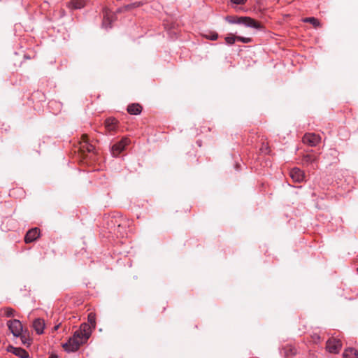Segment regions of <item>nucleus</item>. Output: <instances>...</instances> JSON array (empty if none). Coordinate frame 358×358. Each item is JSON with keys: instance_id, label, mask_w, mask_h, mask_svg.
I'll use <instances>...</instances> for the list:
<instances>
[{"instance_id": "23", "label": "nucleus", "mask_w": 358, "mask_h": 358, "mask_svg": "<svg viewBox=\"0 0 358 358\" xmlns=\"http://www.w3.org/2000/svg\"><path fill=\"white\" fill-rule=\"evenodd\" d=\"M4 311L5 315L6 317H12L14 314V309L10 307H6L2 309Z\"/></svg>"}, {"instance_id": "14", "label": "nucleus", "mask_w": 358, "mask_h": 358, "mask_svg": "<svg viewBox=\"0 0 358 358\" xmlns=\"http://www.w3.org/2000/svg\"><path fill=\"white\" fill-rule=\"evenodd\" d=\"M282 350L285 358H292L296 354V349L292 345H286Z\"/></svg>"}, {"instance_id": "29", "label": "nucleus", "mask_w": 358, "mask_h": 358, "mask_svg": "<svg viewBox=\"0 0 358 358\" xmlns=\"http://www.w3.org/2000/svg\"><path fill=\"white\" fill-rule=\"evenodd\" d=\"M357 271H358V268H357Z\"/></svg>"}, {"instance_id": "12", "label": "nucleus", "mask_w": 358, "mask_h": 358, "mask_svg": "<svg viewBox=\"0 0 358 358\" xmlns=\"http://www.w3.org/2000/svg\"><path fill=\"white\" fill-rule=\"evenodd\" d=\"M45 327V322L43 319L37 318L33 322V328L38 334H42Z\"/></svg>"}, {"instance_id": "1", "label": "nucleus", "mask_w": 358, "mask_h": 358, "mask_svg": "<svg viewBox=\"0 0 358 358\" xmlns=\"http://www.w3.org/2000/svg\"><path fill=\"white\" fill-rule=\"evenodd\" d=\"M91 327L87 324H83L80 329L76 331L67 343L62 344L65 351L73 352L77 351L80 345L85 343L91 336Z\"/></svg>"}, {"instance_id": "27", "label": "nucleus", "mask_w": 358, "mask_h": 358, "mask_svg": "<svg viewBox=\"0 0 358 358\" xmlns=\"http://www.w3.org/2000/svg\"><path fill=\"white\" fill-rule=\"evenodd\" d=\"M49 358H57V356L56 355H51Z\"/></svg>"}, {"instance_id": "4", "label": "nucleus", "mask_w": 358, "mask_h": 358, "mask_svg": "<svg viewBox=\"0 0 358 358\" xmlns=\"http://www.w3.org/2000/svg\"><path fill=\"white\" fill-rule=\"evenodd\" d=\"M7 326L15 337H18L24 330L21 322L16 319L8 321Z\"/></svg>"}, {"instance_id": "22", "label": "nucleus", "mask_w": 358, "mask_h": 358, "mask_svg": "<svg viewBox=\"0 0 358 358\" xmlns=\"http://www.w3.org/2000/svg\"><path fill=\"white\" fill-rule=\"evenodd\" d=\"M225 41L228 45H232L236 41V36L232 34H230L225 38Z\"/></svg>"}, {"instance_id": "6", "label": "nucleus", "mask_w": 358, "mask_h": 358, "mask_svg": "<svg viewBox=\"0 0 358 358\" xmlns=\"http://www.w3.org/2000/svg\"><path fill=\"white\" fill-rule=\"evenodd\" d=\"M321 141V137L314 133L306 134L303 137V143L311 147L316 146Z\"/></svg>"}, {"instance_id": "3", "label": "nucleus", "mask_w": 358, "mask_h": 358, "mask_svg": "<svg viewBox=\"0 0 358 358\" xmlns=\"http://www.w3.org/2000/svg\"><path fill=\"white\" fill-rule=\"evenodd\" d=\"M130 143L127 137L122 138L120 141L115 143L111 147V154L113 157H117L124 150L125 147Z\"/></svg>"}, {"instance_id": "18", "label": "nucleus", "mask_w": 358, "mask_h": 358, "mask_svg": "<svg viewBox=\"0 0 358 358\" xmlns=\"http://www.w3.org/2000/svg\"><path fill=\"white\" fill-rule=\"evenodd\" d=\"M303 22L312 24L313 26L315 28L321 27V24L319 20L313 17H306L303 19Z\"/></svg>"}, {"instance_id": "5", "label": "nucleus", "mask_w": 358, "mask_h": 358, "mask_svg": "<svg viewBox=\"0 0 358 358\" xmlns=\"http://www.w3.org/2000/svg\"><path fill=\"white\" fill-rule=\"evenodd\" d=\"M341 346L342 344L341 341L334 338H329L327 341V350L331 353H338L341 349Z\"/></svg>"}, {"instance_id": "11", "label": "nucleus", "mask_w": 358, "mask_h": 358, "mask_svg": "<svg viewBox=\"0 0 358 358\" xmlns=\"http://www.w3.org/2000/svg\"><path fill=\"white\" fill-rule=\"evenodd\" d=\"M118 121L114 117H108L105 121L106 129L109 131H115L117 127Z\"/></svg>"}, {"instance_id": "26", "label": "nucleus", "mask_w": 358, "mask_h": 358, "mask_svg": "<svg viewBox=\"0 0 358 358\" xmlns=\"http://www.w3.org/2000/svg\"><path fill=\"white\" fill-rule=\"evenodd\" d=\"M235 4H244L246 0H231Z\"/></svg>"}, {"instance_id": "21", "label": "nucleus", "mask_w": 358, "mask_h": 358, "mask_svg": "<svg viewBox=\"0 0 358 358\" xmlns=\"http://www.w3.org/2000/svg\"><path fill=\"white\" fill-rule=\"evenodd\" d=\"M88 322L91 324L92 327L93 329H95V327H96V316H95L94 313H90L88 315Z\"/></svg>"}, {"instance_id": "19", "label": "nucleus", "mask_w": 358, "mask_h": 358, "mask_svg": "<svg viewBox=\"0 0 358 358\" xmlns=\"http://www.w3.org/2000/svg\"><path fill=\"white\" fill-rule=\"evenodd\" d=\"M317 160V157L312 155H306L303 157V162L304 164H310L315 162Z\"/></svg>"}, {"instance_id": "16", "label": "nucleus", "mask_w": 358, "mask_h": 358, "mask_svg": "<svg viewBox=\"0 0 358 358\" xmlns=\"http://www.w3.org/2000/svg\"><path fill=\"white\" fill-rule=\"evenodd\" d=\"M87 0H71L70 6L73 9H80L85 6Z\"/></svg>"}, {"instance_id": "15", "label": "nucleus", "mask_w": 358, "mask_h": 358, "mask_svg": "<svg viewBox=\"0 0 358 358\" xmlns=\"http://www.w3.org/2000/svg\"><path fill=\"white\" fill-rule=\"evenodd\" d=\"M127 111L131 115H138L142 111V106L138 103H132L128 106Z\"/></svg>"}, {"instance_id": "17", "label": "nucleus", "mask_w": 358, "mask_h": 358, "mask_svg": "<svg viewBox=\"0 0 358 358\" xmlns=\"http://www.w3.org/2000/svg\"><path fill=\"white\" fill-rule=\"evenodd\" d=\"M343 358H358V351L354 348H349L343 352Z\"/></svg>"}, {"instance_id": "20", "label": "nucleus", "mask_w": 358, "mask_h": 358, "mask_svg": "<svg viewBox=\"0 0 358 358\" xmlns=\"http://www.w3.org/2000/svg\"><path fill=\"white\" fill-rule=\"evenodd\" d=\"M143 3L141 1H137V2H134V3H130V4H128V5H126L123 9H124L125 10H131V9H134V8H138V7H140L143 5Z\"/></svg>"}, {"instance_id": "10", "label": "nucleus", "mask_w": 358, "mask_h": 358, "mask_svg": "<svg viewBox=\"0 0 358 358\" xmlns=\"http://www.w3.org/2000/svg\"><path fill=\"white\" fill-rule=\"evenodd\" d=\"M8 351L21 358L29 357V353L25 350L21 348H15L10 345L8 347Z\"/></svg>"}, {"instance_id": "8", "label": "nucleus", "mask_w": 358, "mask_h": 358, "mask_svg": "<svg viewBox=\"0 0 358 358\" xmlns=\"http://www.w3.org/2000/svg\"><path fill=\"white\" fill-rule=\"evenodd\" d=\"M289 176L293 180V181L296 182H301L303 181L305 178L303 171H302L300 169L296 167L291 169Z\"/></svg>"}, {"instance_id": "24", "label": "nucleus", "mask_w": 358, "mask_h": 358, "mask_svg": "<svg viewBox=\"0 0 358 358\" xmlns=\"http://www.w3.org/2000/svg\"><path fill=\"white\" fill-rule=\"evenodd\" d=\"M205 37L212 41H215L218 38V34L216 32H212L209 35H206Z\"/></svg>"}, {"instance_id": "7", "label": "nucleus", "mask_w": 358, "mask_h": 358, "mask_svg": "<svg viewBox=\"0 0 358 358\" xmlns=\"http://www.w3.org/2000/svg\"><path fill=\"white\" fill-rule=\"evenodd\" d=\"M82 141L80 142V150L81 152H93L94 146L89 143L88 136L87 134L82 135Z\"/></svg>"}, {"instance_id": "9", "label": "nucleus", "mask_w": 358, "mask_h": 358, "mask_svg": "<svg viewBox=\"0 0 358 358\" xmlns=\"http://www.w3.org/2000/svg\"><path fill=\"white\" fill-rule=\"evenodd\" d=\"M40 235V230L38 228H33L29 230L24 237V241L27 243L36 241Z\"/></svg>"}, {"instance_id": "13", "label": "nucleus", "mask_w": 358, "mask_h": 358, "mask_svg": "<svg viewBox=\"0 0 358 358\" xmlns=\"http://www.w3.org/2000/svg\"><path fill=\"white\" fill-rule=\"evenodd\" d=\"M21 339V341L23 345L26 346H29L31 343V339L29 336V332L27 329H25L22 332L21 335H19V336Z\"/></svg>"}, {"instance_id": "28", "label": "nucleus", "mask_w": 358, "mask_h": 358, "mask_svg": "<svg viewBox=\"0 0 358 358\" xmlns=\"http://www.w3.org/2000/svg\"><path fill=\"white\" fill-rule=\"evenodd\" d=\"M57 328H58V326H55V329H57Z\"/></svg>"}, {"instance_id": "25", "label": "nucleus", "mask_w": 358, "mask_h": 358, "mask_svg": "<svg viewBox=\"0 0 358 358\" xmlns=\"http://www.w3.org/2000/svg\"><path fill=\"white\" fill-rule=\"evenodd\" d=\"M236 40L245 43H248L252 41L250 38H245L242 36H236Z\"/></svg>"}, {"instance_id": "2", "label": "nucleus", "mask_w": 358, "mask_h": 358, "mask_svg": "<svg viewBox=\"0 0 358 358\" xmlns=\"http://www.w3.org/2000/svg\"><path fill=\"white\" fill-rule=\"evenodd\" d=\"M227 22L231 24H243L247 27L257 29H262V24L250 17L228 16L226 17Z\"/></svg>"}]
</instances>
